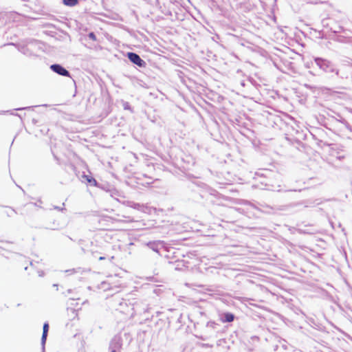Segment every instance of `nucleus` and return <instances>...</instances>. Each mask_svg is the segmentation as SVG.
Masks as SVG:
<instances>
[{"label": "nucleus", "mask_w": 352, "mask_h": 352, "mask_svg": "<svg viewBox=\"0 0 352 352\" xmlns=\"http://www.w3.org/2000/svg\"><path fill=\"white\" fill-rule=\"evenodd\" d=\"M315 62L316 65L325 72H336V75L338 74V71L333 68L331 62L320 58H316Z\"/></svg>", "instance_id": "obj_1"}, {"label": "nucleus", "mask_w": 352, "mask_h": 352, "mask_svg": "<svg viewBox=\"0 0 352 352\" xmlns=\"http://www.w3.org/2000/svg\"><path fill=\"white\" fill-rule=\"evenodd\" d=\"M127 56L133 63L138 65L139 67L144 66L145 62L137 54L129 52Z\"/></svg>", "instance_id": "obj_2"}, {"label": "nucleus", "mask_w": 352, "mask_h": 352, "mask_svg": "<svg viewBox=\"0 0 352 352\" xmlns=\"http://www.w3.org/2000/svg\"><path fill=\"white\" fill-rule=\"evenodd\" d=\"M50 69L55 73L63 76H69V72L65 69L63 67L58 64H54L50 66Z\"/></svg>", "instance_id": "obj_3"}, {"label": "nucleus", "mask_w": 352, "mask_h": 352, "mask_svg": "<svg viewBox=\"0 0 352 352\" xmlns=\"http://www.w3.org/2000/svg\"><path fill=\"white\" fill-rule=\"evenodd\" d=\"M48 330H49V324H48V323H45L43 324V335H42V338H41V344L43 346V349H44V346L45 344Z\"/></svg>", "instance_id": "obj_4"}, {"label": "nucleus", "mask_w": 352, "mask_h": 352, "mask_svg": "<svg viewBox=\"0 0 352 352\" xmlns=\"http://www.w3.org/2000/svg\"><path fill=\"white\" fill-rule=\"evenodd\" d=\"M224 320H223V322H232L234 320V315L232 314H230V313H227L225 314L224 316Z\"/></svg>", "instance_id": "obj_5"}, {"label": "nucleus", "mask_w": 352, "mask_h": 352, "mask_svg": "<svg viewBox=\"0 0 352 352\" xmlns=\"http://www.w3.org/2000/svg\"><path fill=\"white\" fill-rule=\"evenodd\" d=\"M63 3L66 6H74L78 3V0H63Z\"/></svg>", "instance_id": "obj_6"}, {"label": "nucleus", "mask_w": 352, "mask_h": 352, "mask_svg": "<svg viewBox=\"0 0 352 352\" xmlns=\"http://www.w3.org/2000/svg\"><path fill=\"white\" fill-rule=\"evenodd\" d=\"M148 245L154 251L158 252L157 244L155 243H149Z\"/></svg>", "instance_id": "obj_7"}, {"label": "nucleus", "mask_w": 352, "mask_h": 352, "mask_svg": "<svg viewBox=\"0 0 352 352\" xmlns=\"http://www.w3.org/2000/svg\"><path fill=\"white\" fill-rule=\"evenodd\" d=\"M89 38H91L93 41H96V35L94 34V32H90L89 34Z\"/></svg>", "instance_id": "obj_8"}, {"label": "nucleus", "mask_w": 352, "mask_h": 352, "mask_svg": "<svg viewBox=\"0 0 352 352\" xmlns=\"http://www.w3.org/2000/svg\"><path fill=\"white\" fill-rule=\"evenodd\" d=\"M124 108L125 109H129V103H128V102H124Z\"/></svg>", "instance_id": "obj_9"}, {"label": "nucleus", "mask_w": 352, "mask_h": 352, "mask_svg": "<svg viewBox=\"0 0 352 352\" xmlns=\"http://www.w3.org/2000/svg\"><path fill=\"white\" fill-rule=\"evenodd\" d=\"M87 181H88L89 182H91L92 179H87ZM93 181L96 183L95 179H93Z\"/></svg>", "instance_id": "obj_10"}, {"label": "nucleus", "mask_w": 352, "mask_h": 352, "mask_svg": "<svg viewBox=\"0 0 352 352\" xmlns=\"http://www.w3.org/2000/svg\"><path fill=\"white\" fill-rule=\"evenodd\" d=\"M99 259H100V260H103V259H104V257H102V256H101V257H100V258H99Z\"/></svg>", "instance_id": "obj_11"}, {"label": "nucleus", "mask_w": 352, "mask_h": 352, "mask_svg": "<svg viewBox=\"0 0 352 352\" xmlns=\"http://www.w3.org/2000/svg\"><path fill=\"white\" fill-rule=\"evenodd\" d=\"M68 272H74V270H69Z\"/></svg>", "instance_id": "obj_12"}, {"label": "nucleus", "mask_w": 352, "mask_h": 352, "mask_svg": "<svg viewBox=\"0 0 352 352\" xmlns=\"http://www.w3.org/2000/svg\"><path fill=\"white\" fill-rule=\"evenodd\" d=\"M111 352H116V350H113Z\"/></svg>", "instance_id": "obj_13"}]
</instances>
